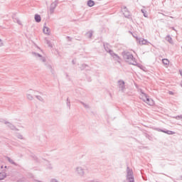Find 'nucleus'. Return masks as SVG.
<instances>
[{
    "label": "nucleus",
    "instance_id": "obj_2",
    "mask_svg": "<svg viewBox=\"0 0 182 182\" xmlns=\"http://www.w3.org/2000/svg\"><path fill=\"white\" fill-rule=\"evenodd\" d=\"M139 90L141 93V99H143L144 102H145V103H147V105H149V106H153V105H154V101L150 99L147 95V94L143 92V90Z\"/></svg>",
    "mask_w": 182,
    "mask_h": 182
},
{
    "label": "nucleus",
    "instance_id": "obj_6",
    "mask_svg": "<svg viewBox=\"0 0 182 182\" xmlns=\"http://www.w3.org/2000/svg\"><path fill=\"white\" fill-rule=\"evenodd\" d=\"M4 124H6L7 127L10 129L11 130H14V132H19V129L16 128L14 124L9 122H4Z\"/></svg>",
    "mask_w": 182,
    "mask_h": 182
},
{
    "label": "nucleus",
    "instance_id": "obj_24",
    "mask_svg": "<svg viewBox=\"0 0 182 182\" xmlns=\"http://www.w3.org/2000/svg\"><path fill=\"white\" fill-rule=\"evenodd\" d=\"M141 12L142 14H144V16L145 18H148V17H149V15L146 14L147 11H146V10L141 9Z\"/></svg>",
    "mask_w": 182,
    "mask_h": 182
},
{
    "label": "nucleus",
    "instance_id": "obj_19",
    "mask_svg": "<svg viewBox=\"0 0 182 182\" xmlns=\"http://www.w3.org/2000/svg\"><path fill=\"white\" fill-rule=\"evenodd\" d=\"M87 38H92V36H93V31H88L87 33Z\"/></svg>",
    "mask_w": 182,
    "mask_h": 182
},
{
    "label": "nucleus",
    "instance_id": "obj_5",
    "mask_svg": "<svg viewBox=\"0 0 182 182\" xmlns=\"http://www.w3.org/2000/svg\"><path fill=\"white\" fill-rule=\"evenodd\" d=\"M32 55H33V56H35V58H36L38 60H40V62H42L43 63H46V58L42 56V55L35 52H33Z\"/></svg>",
    "mask_w": 182,
    "mask_h": 182
},
{
    "label": "nucleus",
    "instance_id": "obj_7",
    "mask_svg": "<svg viewBox=\"0 0 182 182\" xmlns=\"http://www.w3.org/2000/svg\"><path fill=\"white\" fill-rule=\"evenodd\" d=\"M104 48H105L106 52L109 53V55H111V56H112V58L114 56V53L113 52V50H112V47L110 46V45L105 44Z\"/></svg>",
    "mask_w": 182,
    "mask_h": 182
},
{
    "label": "nucleus",
    "instance_id": "obj_4",
    "mask_svg": "<svg viewBox=\"0 0 182 182\" xmlns=\"http://www.w3.org/2000/svg\"><path fill=\"white\" fill-rule=\"evenodd\" d=\"M117 87L120 93H124L126 92V82L123 80H119L117 82Z\"/></svg>",
    "mask_w": 182,
    "mask_h": 182
},
{
    "label": "nucleus",
    "instance_id": "obj_21",
    "mask_svg": "<svg viewBox=\"0 0 182 182\" xmlns=\"http://www.w3.org/2000/svg\"><path fill=\"white\" fill-rule=\"evenodd\" d=\"M163 133H166V134H174V132L173 131H164V130H161Z\"/></svg>",
    "mask_w": 182,
    "mask_h": 182
},
{
    "label": "nucleus",
    "instance_id": "obj_16",
    "mask_svg": "<svg viewBox=\"0 0 182 182\" xmlns=\"http://www.w3.org/2000/svg\"><path fill=\"white\" fill-rule=\"evenodd\" d=\"M4 178H6V173L1 172L0 173V180H4Z\"/></svg>",
    "mask_w": 182,
    "mask_h": 182
},
{
    "label": "nucleus",
    "instance_id": "obj_20",
    "mask_svg": "<svg viewBox=\"0 0 182 182\" xmlns=\"http://www.w3.org/2000/svg\"><path fill=\"white\" fill-rule=\"evenodd\" d=\"M36 97L38 100H39V102H45V100L41 95H36Z\"/></svg>",
    "mask_w": 182,
    "mask_h": 182
},
{
    "label": "nucleus",
    "instance_id": "obj_11",
    "mask_svg": "<svg viewBox=\"0 0 182 182\" xmlns=\"http://www.w3.org/2000/svg\"><path fill=\"white\" fill-rule=\"evenodd\" d=\"M5 159L9 161V163H10V164H14V166H16V163H15V161L10 157L5 156Z\"/></svg>",
    "mask_w": 182,
    "mask_h": 182
},
{
    "label": "nucleus",
    "instance_id": "obj_35",
    "mask_svg": "<svg viewBox=\"0 0 182 182\" xmlns=\"http://www.w3.org/2000/svg\"><path fill=\"white\" fill-rule=\"evenodd\" d=\"M1 168H4V166H1Z\"/></svg>",
    "mask_w": 182,
    "mask_h": 182
},
{
    "label": "nucleus",
    "instance_id": "obj_34",
    "mask_svg": "<svg viewBox=\"0 0 182 182\" xmlns=\"http://www.w3.org/2000/svg\"><path fill=\"white\" fill-rule=\"evenodd\" d=\"M172 29H173V31H176V29H174V27H173Z\"/></svg>",
    "mask_w": 182,
    "mask_h": 182
},
{
    "label": "nucleus",
    "instance_id": "obj_26",
    "mask_svg": "<svg viewBox=\"0 0 182 182\" xmlns=\"http://www.w3.org/2000/svg\"><path fill=\"white\" fill-rule=\"evenodd\" d=\"M81 105H82V106H84V107H85V109H90V107L89 106V105L85 104V102H81Z\"/></svg>",
    "mask_w": 182,
    "mask_h": 182
},
{
    "label": "nucleus",
    "instance_id": "obj_14",
    "mask_svg": "<svg viewBox=\"0 0 182 182\" xmlns=\"http://www.w3.org/2000/svg\"><path fill=\"white\" fill-rule=\"evenodd\" d=\"M87 6H90V8H92V6H95V1L92 0H88Z\"/></svg>",
    "mask_w": 182,
    "mask_h": 182
},
{
    "label": "nucleus",
    "instance_id": "obj_25",
    "mask_svg": "<svg viewBox=\"0 0 182 182\" xmlns=\"http://www.w3.org/2000/svg\"><path fill=\"white\" fill-rule=\"evenodd\" d=\"M162 63H164V65H168V63H170V62L168 61V59L164 58L162 60Z\"/></svg>",
    "mask_w": 182,
    "mask_h": 182
},
{
    "label": "nucleus",
    "instance_id": "obj_23",
    "mask_svg": "<svg viewBox=\"0 0 182 182\" xmlns=\"http://www.w3.org/2000/svg\"><path fill=\"white\" fill-rule=\"evenodd\" d=\"M46 43L48 46L49 48H53V46H52V43H50V41L46 40Z\"/></svg>",
    "mask_w": 182,
    "mask_h": 182
},
{
    "label": "nucleus",
    "instance_id": "obj_8",
    "mask_svg": "<svg viewBox=\"0 0 182 182\" xmlns=\"http://www.w3.org/2000/svg\"><path fill=\"white\" fill-rule=\"evenodd\" d=\"M58 2H59V0H55L54 2H53L50 4V14H53V12H55V9L58 6Z\"/></svg>",
    "mask_w": 182,
    "mask_h": 182
},
{
    "label": "nucleus",
    "instance_id": "obj_22",
    "mask_svg": "<svg viewBox=\"0 0 182 182\" xmlns=\"http://www.w3.org/2000/svg\"><path fill=\"white\" fill-rule=\"evenodd\" d=\"M139 43L140 45H146V43H147V40L142 38L141 40H139Z\"/></svg>",
    "mask_w": 182,
    "mask_h": 182
},
{
    "label": "nucleus",
    "instance_id": "obj_18",
    "mask_svg": "<svg viewBox=\"0 0 182 182\" xmlns=\"http://www.w3.org/2000/svg\"><path fill=\"white\" fill-rule=\"evenodd\" d=\"M16 137L20 140H23V135H22L21 133H16Z\"/></svg>",
    "mask_w": 182,
    "mask_h": 182
},
{
    "label": "nucleus",
    "instance_id": "obj_3",
    "mask_svg": "<svg viewBox=\"0 0 182 182\" xmlns=\"http://www.w3.org/2000/svg\"><path fill=\"white\" fill-rule=\"evenodd\" d=\"M75 173L77 177H80L81 178H83L85 176H86V172L85 171V168L82 166H78L75 167Z\"/></svg>",
    "mask_w": 182,
    "mask_h": 182
},
{
    "label": "nucleus",
    "instance_id": "obj_31",
    "mask_svg": "<svg viewBox=\"0 0 182 182\" xmlns=\"http://www.w3.org/2000/svg\"><path fill=\"white\" fill-rule=\"evenodd\" d=\"M4 46V41H2L1 39H0V48H2Z\"/></svg>",
    "mask_w": 182,
    "mask_h": 182
},
{
    "label": "nucleus",
    "instance_id": "obj_9",
    "mask_svg": "<svg viewBox=\"0 0 182 182\" xmlns=\"http://www.w3.org/2000/svg\"><path fill=\"white\" fill-rule=\"evenodd\" d=\"M33 90H28V93L26 94V98L28 99V100H33V96H32L31 93H33Z\"/></svg>",
    "mask_w": 182,
    "mask_h": 182
},
{
    "label": "nucleus",
    "instance_id": "obj_36",
    "mask_svg": "<svg viewBox=\"0 0 182 182\" xmlns=\"http://www.w3.org/2000/svg\"><path fill=\"white\" fill-rule=\"evenodd\" d=\"M181 119H182V114L181 115Z\"/></svg>",
    "mask_w": 182,
    "mask_h": 182
},
{
    "label": "nucleus",
    "instance_id": "obj_27",
    "mask_svg": "<svg viewBox=\"0 0 182 182\" xmlns=\"http://www.w3.org/2000/svg\"><path fill=\"white\" fill-rule=\"evenodd\" d=\"M14 22H16L18 25H22V21L19 18H15Z\"/></svg>",
    "mask_w": 182,
    "mask_h": 182
},
{
    "label": "nucleus",
    "instance_id": "obj_17",
    "mask_svg": "<svg viewBox=\"0 0 182 182\" xmlns=\"http://www.w3.org/2000/svg\"><path fill=\"white\" fill-rule=\"evenodd\" d=\"M124 16H125V18H130L132 15L130 14V11H124Z\"/></svg>",
    "mask_w": 182,
    "mask_h": 182
},
{
    "label": "nucleus",
    "instance_id": "obj_13",
    "mask_svg": "<svg viewBox=\"0 0 182 182\" xmlns=\"http://www.w3.org/2000/svg\"><path fill=\"white\" fill-rule=\"evenodd\" d=\"M114 60L119 63V65L122 63V58H120V57L117 55V54H114Z\"/></svg>",
    "mask_w": 182,
    "mask_h": 182
},
{
    "label": "nucleus",
    "instance_id": "obj_32",
    "mask_svg": "<svg viewBox=\"0 0 182 182\" xmlns=\"http://www.w3.org/2000/svg\"><path fill=\"white\" fill-rule=\"evenodd\" d=\"M47 68H48V69H50V70H53L52 65H48L47 66Z\"/></svg>",
    "mask_w": 182,
    "mask_h": 182
},
{
    "label": "nucleus",
    "instance_id": "obj_12",
    "mask_svg": "<svg viewBox=\"0 0 182 182\" xmlns=\"http://www.w3.org/2000/svg\"><path fill=\"white\" fill-rule=\"evenodd\" d=\"M166 41H167L168 43H171V45H173V38H171V36H170V35L166 36Z\"/></svg>",
    "mask_w": 182,
    "mask_h": 182
},
{
    "label": "nucleus",
    "instance_id": "obj_15",
    "mask_svg": "<svg viewBox=\"0 0 182 182\" xmlns=\"http://www.w3.org/2000/svg\"><path fill=\"white\" fill-rule=\"evenodd\" d=\"M34 18L36 22H38V23L41 22V15H38V14H36Z\"/></svg>",
    "mask_w": 182,
    "mask_h": 182
},
{
    "label": "nucleus",
    "instance_id": "obj_10",
    "mask_svg": "<svg viewBox=\"0 0 182 182\" xmlns=\"http://www.w3.org/2000/svg\"><path fill=\"white\" fill-rule=\"evenodd\" d=\"M43 31V33H45L46 35H49V33H50V29L49 28V27L46 26V23L44 24Z\"/></svg>",
    "mask_w": 182,
    "mask_h": 182
},
{
    "label": "nucleus",
    "instance_id": "obj_30",
    "mask_svg": "<svg viewBox=\"0 0 182 182\" xmlns=\"http://www.w3.org/2000/svg\"><path fill=\"white\" fill-rule=\"evenodd\" d=\"M67 106L70 107V101H69V98L67 99Z\"/></svg>",
    "mask_w": 182,
    "mask_h": 182
},
{
    "label": "nucleus",
    "instance_id": "obj_1",
    "mask_svg": "<svg viewBox=\"0 0 182 182\" xmlns=\"http://www.w3.org/2000/svg\"><path fill=\"white\" fill-rule=\"evenodd\" d=\"M123 58L126 62L129 63V65H137V62L136 61V58L133 56V54L129 51H124L122 53Z\"/></svg>",
    "mask_w": 182,
    "mask_h": 182
},
{
    "label": "nucleus",
    "instance_id": "obj_33",
    "mask_svg": "<svg viewBox=\"0 0 182 182\" xmlns=\"http://www.w3.org/2000/svg\"><path fill=\"white\" fill-rule=\"evenodd\" d=\"M168 93L169 95H174V92H173V91H169Z\"/></svg>",
    "mask_w": 182,
    "mask_h": 182
},
{
    "label": "nucleus",
    "instance_id": "obj_29",
    "mask_svg": "<svg viewBox=\"0 0 182 182\" xmlns=\"http://www.w3.org/2000/svg\"><path fill=\"white\" fill-rule=\"evenodd\" d=\"M50 182H59V181L58 179H56V178H51L50 180Z\"/></svg>",
    "mask_w": 182,
    "mask_h": 182
},
{
    "label": "nucleus",
    "instance_id": "obj_28",
    "mask_svg": "<svg viewBox=\"0 0 182 182\" xmlns=\"http://www.w3.org/2000/svg\"><path fill=\"white\" fill-rule=\"evenodd\" d=\"M127 11H129V10H127V7L123 6V8H122V12L124 13V12H127Z\"/></svg>",
    "mask_w": 182,
    "mask_h": 182
}]
</instances>
